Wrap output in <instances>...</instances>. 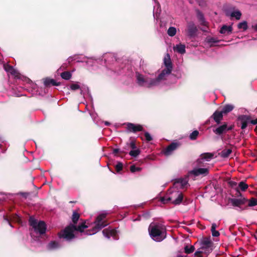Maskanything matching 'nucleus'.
<instances>
[{
  "instance_id": "1",
  "label": "nucleus",
  "mask_w": 257,
  "mask_h": 257,
  "mask_svg": "<svg viewBox=\"0 0 257 257\" xmlns=\"http://www.w3.org/2000/svg\"><path fill=\"white\" fill-rule=\"evenodd\" d=\"M82 222L78 225L70 224L67 226L63 230H62L58 233V235L59 238H64L67 241H70L75 238L74 233L75 231H79L81 233L83 232L85 229L88 226L86 224V221L81 220Z\"/></svg>"
},
{
  "instance_id": "2",
  "label": "nucleus",
  "mask_w": 257,
  "mask_h": 257,
  "mask_svg": "<svg viewBox=\"0 0 257 257\" xmlns=\"http://www.w3.org/2000/svg\"><path fill=\"white\" fill-rule=\"evenodd\" d=\"M149 231L152 238L157 242L162 241L167 236L166 227L160 223H151L149 227Z\"/></svg>"
},
{
  "instance_id": "3",
  "label": "nucleus",
  "mask_w": 257,
  "mask_h": 257,
  "mask_svg": "<svg viewBox=\"0 0 257 257\" xmlns=\"http://www.w3.org/2000/svg\"><path fill=\"white\" fill-rule=\"evenodd\" d=\"M105 218V214L102 213L99 214L96 217L95 221H94L95 225L92 229L87 230L86 231V234L87 235L94 234L100 229L107 226L108 225V223L104 220Z\"/></svg>"
},
{
  "instance_id": "4",
  "label": "nucleus",
  "mask_w": 257,
  "mask_h": 257,
  "mask_svg": "<svg viewBox=\"0 0 257 257\" xmlns=\"http://www.w3.org/2000/svg\"><path fill=\"white\" fill-rule=\"evenodd\" d=\"M29 222L30 225L34 229L35 231L39 232L40 234H43L45 233L46 225L44 221H40L38 223L36 219L33 216H30Z\"/></svg>"
},
{
  "instance_id": "5",
  "label": "nucleus",
  "mask_w": 257,
  "mask_h": 257,
  "mask_svg": "<svg viewBox=\"0 0 257 257\" xmlns=\"http://www.w3.org/2000/svg\"><path fill=\"white\" fill-rule=\"evenodd\" d=\"M126 130L128 133H136L139 132L144 131L143 126L139 124H135L131 122H127L126 124Z\"/></svg>"
},
{
  "instance_id": "6",
  "label": "nucleus",
  "mask_w": 257,
  "mask_h": 257,
  "mask_svg": "<svg viewBox=\"0 0 257 257\" xmlns=\"http://www.w3.org/2000/svg\"><path fill=\"white\" fill-rule=\"evenodd\" d=\"M248 200L246 198L243 197L239 199L237 198H229V201L231 203L232 205L234 207H237L241 209V210H243L241 208V205L244 204L247 202Z\"/></svg>"
},
{
  "instance_id": "7",
  "label": "nucleus",
  "mask_w": 257,
  "mask_h": 257,
  "mask_svg": "<svg viewBox=\"0 0 257 257\" xmlns=\"http://www.w3.org/2000/svg\"><path fill=\"white\" fill-rule=\"evenodd\" d=\"M209 174V169L208 168H197L194 169L188 172L189 175H193L195 177L202 175L206 176Z\"/></svg>"
},
{
  "instance_id": "8",
  "label": "nucleus",
  "mask_w": 257,
  "mask_h": 257,
  "mask_svg": "<svg viewBox=\"0 0 257 257\" xmlns=\"http://www.w3.org/2000/svg\"><path fill=\"white\" fill-rule=\"evenodd\" d=\"M180 146V144L177 142H173L168 146L163 151V153L165 156L171 155L173 152L176 150Z\"/></svg>"
},
{
  "instance_id": "9",
  "label": "nucleus",
  "mask_w": 257,
  "mask_h": 257,
  "mask_svg": "<svg viewBox=\"0 0 257 257\" xmlns=\"http://www.w3.org/2000/svg\"><path fill=\"white\" fill-rule=\"evenodd\" d=\"M237 120L240 123V127L242 130L245 129L248 122H250V116L246 115H240L237 118Z\"/></svg>"
},
{
  "instance_id": "10",
  "label": "nucleus",
  "mask_w": 257,
  "mask_h": 257,
  "mask_svg": "<svg viewBox=\"0 0 257 257\" xmlns=\"http://www.w3.org/2000/svg\"><path fill=\"white\" fill-rule=\"evenodd\" d=\"M200 249L207 247H213L214 243L210 239V237H204L202 238L200 240Z\"/></svg>"
},
{
  "instance_id": "11",
  "label": "nucleus",
  "mask_w": 257,
  "mask_h": 257,
  "mask_svg": "<svg viewBox=\"0 0 257 257\" xmlns=\"http://www.w3.org/2000/svg\"><path fill=\"white\" fill-rule=\"evenodd\" d=\"M227 123L224 122L222 125H219L213 130L214 134L218 136H221L227 133Z\"/></svg>"
},
{
  "instance_id": "12",
  "label": "nucleus",
  "mask_w": 257,
  "mask_h": 257,
  "mask_svg": "<svg viewBox=\"0 0 257 257\" xmlns=\"http://www.w3.org/2000/svg\"><path fill=\"white\" fill-rule=\"evenodd\" d=\"M223 113L222 112L221 110L219 111L217 110L211 116V118L213 119L217 124H219L221 122V121L223 119Z\"/></svg>"
},
{
  "instance_id": "13",
  "label": "nucleus",
  "mask_w": 257,
  "mask_h": 257,
  "mask_svg": "<svg viewBox=\"0 0 257 257\" xmlns=\"http://www.w3.org/2000/svg\"><path fill=\"white\" fill-rule=\"evenodd\" d=\"M164 63L168 72H171L173 69L172 63L169 54H167L164 58Z\"/></svg>"
},
{
  "instance_id": "14",
  "label": "nucleus",
  "mask_w": 257,
  "mask_h": 257,
  "mask_svg": "<svg viewBox=\"0 0 257 257\" xmlns=\"http://www.w3.org/2000/svg\"><path fill=\"white\" fill-rule=\"evenodd\" d=\"M5 70L8 73H10L12 75L15 77H17L19 74L18 71L15 69L12 66L9 64H5L4 65Z\"/></svg>"
},
{
  "instance_id": "15",
  "label": "nucleus",
  "mask_w": 257,
  "mask_h": 257,
  "mask_svg": "<svg viewBox=\"0 0 257 257\" xmlns=\"http://www.w3.org/2000/svg\"><path fill=\"white\" fill-rule=\"evenodd\" d=\"M60 84V82H57L54 79L50 78L47 77L44 79V84L46 87L59 86Z\"/></svg>"
},
{
  "instance_id": "16",
  "label": "nucleus",
  "mask_w": 257,
  "mask_h": 257,
  "mask_svg": "<svg viewBox=\"0 0 257 257\" xmlns=\"http://www.w3.org/2000/svg\"><path fill=\"white\" fill-rule=\"evenodd\" d=\"M197 31L196 27L194 24H190L188 27V36L190 37H194Z\"/></svg>"
},
{
  "instance_id": "17",
  "label": "nucleus",
  "mask_w": 257,
  "mask_h": 257,
  "mask_svg": "<svg viewBox=\"0 0 257 257\" xmlns=\"http://www.w3.org/2000/svg\"><path fill=\"white\" fill-rule=\"evenodd\" d=\"M232 30L233 29L231 26H226L224 25L222 26L219 31V32L221 34L225 35H229L232 33Z\"/></svg>"
},
{
  "instance_id": "18",
  "label": "nucleus",
  "mask_w": 257,
  "mask_h": 257,
  "mask_svg": "<svg viewBox=\"0 0 257 257\" xmlns=\"http://www.w3.org/2000/svg\"><path fill=\"white\" fill-rule=\"evenodd\" d=\"M176 196H177V198L174 200L172 201L171 203L175 205H179L183 201L184 197L183 194L182 192L178 191L176 193Z\"/></svg>"
},
{
  "instance_id": "19",
  "label": "nucleus",
  "mask_w": 257,
  "mask_h": 257,
  "mask_svg": "<svg viewBox=\"0 0 257 257\" xmlns=\"http://www.w3.org/2000/svg\"><path fill=\"white\" fill-rule=\"evenodd\" d=\"M102 233L105 236L108 238H109L110 236L115 237L117 234V231L115 229H112L111 230L104 229L102 231Z\"/></svg>"
},
{
  "instance_id": "20",
  "label": "nucleus",
  "mask_w": 257,
  "mask_h": 257,
  "mask_svg": "<svg viewBox=\"0 0 257 257\" xmlns=\"http://www.w3.org/2000/svg\"><path fill=\"white\" fill-rule=\"evenodd\" d=\"M136 77L137 83L139 86H143L144 85L145 83L148 82L147 80L145 79L143 75L140 73H137Z\"/></svg>"
},
{
  "instance_id": "21",
  "label": "nucleus",
  "mask_w": 257,
  "mask_h": 257,
  "mask_svg": "<svg viewBox=\"0 0 257 257\" xmlns=\"http://www.w3.org/2000/svg\"><path fill=\"white\" fill-rule=\"evenodd\" d=\"M234 108L232 104H227L225 105L222 108L221 111L223 114H226L231 111Z\"/></svg>"
},
{
  "instance_id": "22",
  "label": "nucleus",
  "mask_w": 257,
  "mask_h": 257,
  "mask_svg": "<svg viewBox=\"0 0 257 257\" xmlns=\"http://www.w3.org/2000/svg\"><path fill=\"white\" fill-rule=\"evenodd\" d=\"M188 180L187 178H180L178 179L177 181H175V184H180V188L182 189L186 187V186L188 184Z\"/></svg>"
},
{
  "instance_id": "23",
  "label": "nucleus",
  "mask_w": 257,
  "mask_h": 257,
  "mask_svg": "<svg viewBox=\"0 0 257 257\" xmlns=\"http://www.w3.org/2000/svg\"><path fill=\"white\" fill-rule=\"evenodd\" d=\"M60 247L59 243L56 241H51L47 245V248L49 250H52L58 248Z\"/></svg>"
},
{
  "instance_id": "24",
  "label": "nucleus",
  "mask_w": 257,
  "mask_h": 257,
  "mask_svg": "<svg viewBox=\"0 0 257 257\" xmlns=\"http://www.w3.org/2000/svg\"><path fill=\"white\" fill-rule=\"evenodd\" d=\"M231 149H223L219 155L220 157L225 158L229 157V155L232 153Z\"/></svg>"
},
{
  "instance_id": "25",
  "label": "nucleus",
  "mask_w": 257,
  "mask_h": 257,
  "mask_svg": "<svg viewBox=\"0 0 257 257\" xmlns=\"http://www.w3.org/2000/svg\"><path fill=\"white\" fill-rule=\"evenodd\" d=\"M80 218V214L76 211H73L71 219L72 224L76 225L79 219Z\"/></svg>"
},
{
  "instance_id": "26",
  "label": "nucleus",
  "mask_w": 257,
  "mask_h": 257,
  "mask_svg": "<svg viewBox=\"0 0 257 257\" xmlns=\"http://www.w3.org/2000/svg\"><path fill=\"white\" fill-rule=\"evenodd\" d=\"M174 50L180 54H184L186 52L185 46L182 44L177 45L174 48Z\"/></svg>"
},
{
  "instance_id": "27",
  "label": "nucleus",
  "mask_w": 257,
  "mask_h": 257,
  "mask_svg": "<svg viewBox=\"0 0 257 257\" xmlns=\"http://www.w3.org/2000/svg\"><path fill=\"white\" fill-rule=\"evenodd\" d=\"M60 76L62 79L68 80L71 78L72 74L70 71H66L62 72L60 74Z\"/></svg>"
},
{
  "instance_id": "28",
  "label": "nucleus",
  "mask_w": 257,
  "mask_h": 257,
  "mask_svg": "<svg viewBox=\"0 0 257 257\" xmlns=\"http://www.w3.org/2000/svg\"><path fill=\"white\" fill-rule=\"evenodd\" d=\"M171 72H168L167 70L164 69L162 71L161 73L157 77L158 79L160 82L162 80H163L165 79V76L166 75L170 74Z\"/></svg>"
},
{
  "instance_id": "29",
  "label": "nucleus",
  "mask_w": 257,
  "mask_h": 257,
  "mask_svg": "<svg viewBox=\"0 0 257 257\" xmlns=\"http://www.w3.org/2000/svg\"><path fill=\"white\" fill-rule=\"evenodd\" d=\"M213 157V154L210 153H205L201 155V159L209 161Z\"/></svg>"
},
{
  "instance_id": "30",
  "label": "nucleus",
  "mask_w": 257,
  "mask_h": 257,
  "mask_svg": "<svg viewBox=\"0 0 257 257\" xmlns=\"http://www.w3.org/2000/svg\"><path fill=\"white\" fill-rule=\"evenodd\" d=\"M237 28L239 29H243V31H244L247 29V23L246 21H244L241 23H239L237 25Z\"/></svg>"
},
{
  "instance_id": "31",
  "label": "nucleus",
  "mask_w": 257,
  "mask_h": 257,
  "mask_svg": "<svg viewBox=\"0 0 257 257\" xmlns=\"http://www.w3.org/2000/svg\"><path fill=\"white\" fill-rule=\"evenodd\" d=\"M4 219L7 221L8 222V223L10 224V220H12V218H8L7 216H4ZM13 220L16 222H19L20 220V217L19 216H18L17 214H15L14 216H13Z\"/></svg>"
},
{
  "instance_id": "32",
  "label": "nucleus",
  "mask_w": 257,
  "mask_h": 257,
  "mask_svg": "<svg viewBox=\"0 0 257 257\" xmlns=\"http://www.w3.org/2000/svg\"><path fill=\"white\" fill-rule=\"evenodd\" d=\"M141 153V151L139 149L137 148L134 150H131L129 152V155L133 157H137Z\"/></svg>"
},
{
  "instance_id": "33",
  "label": "nucleus",
  "mask_w": 257,
  "mask_h": 257,
  "mask_svg": "<svg viewBox=\"0 0 257 257\" xmlns=\"http://www.w3.org/2000/svg\"><path fill=\"white\" fill-rule=\"evenodd\" d=\"M172 200V197L169 196L161 197L159 201L163 204H167Z\"/></svg>"
},
{
  "instance_id": "34",
  "label": "nucleus",
  "mask_w": 257,
  "mask_h": 257,
  "mask_svg": "<svg viewBox=\"0 0 257 257\" xmlns=\"http://www.w3.org/2000/svg\"><path fill=\"white\" fill-rule=\"evenodd\" d=\"M231 17H234L237 20H239L241 16V13L239 11L232 12L230 14Z\"/></svg>"
},
{
  "instance_id": "35",
  "label": "nucleus",
  "mask_w": 257,
  "mask_h": 257,
  "mask_svg": "<svg viewBox=\"0 0 257 257\" xmlns=\"http://www.w3.org/2000/svg\"><path fill=\"white\" fill-rule=\"evenodd\" d=\"M248 185L244 181H241L238 184V189L239 188L242 191H245L248 188Z\"/></svg>"
},
{
  "instance_id": "36",
  "label": "nucleus",
  "mask_w": 257,
  "mask_h": 257,
  "mask_svg": "<svg viewBox=\"0 0 257 257\" xmlns=\"http://www.w3.org/2000/svg\"><path fill=\"white\" fill-rule=\"evenodd\" d=\"M195 250V247L193 245H191L189 246L188 245H186L184 247V251L187 254H190L193 252Z\"/></svg>"
},
{
  "instance_id": "37",
  "label": "nucleus",
  "mask_w": 257,
  "mask_h": 257,
  "mask_svg": "<svg viewBox=\"0 0 257 257\" xmlns=\"http://www.w3.org/2000/svg\"><path fill=\"white\" fill-rule=\"evenodd\" d=\"M167 34L171 37L174 36L176 34V29L173 27H170L167 31Z\"/></svg>"
},
{
  "instance_id": "38",
  "label": "nucleus",
  "mask_w": 257,
  "mask_h": 257,
  "mask_svg": "<svg viewBox=\"0 0 257 257\" xmlns=\"http://www.w3.org/2000/svg\"><path fill=\"white\" fill-rule=\"evenodd\" d=\"M200 249L202 250L203 254H204L206 256H208L209 254V253L212 251L213 249V247L201 248Z\"/></svg>"
},
{
  "instance_id": "39",
  "label": "nucleus",
  "mask_w": 257,
  "mask_h": 257,
  "mask_svg": "<svg viewBox=\"0 0 257 257\" xmlns=\"http://www.w3.org/2000/svg\"><path fill=\"white\" fill-rule=\"evenodd\" d=\"M118 153H119V156H121V154L124 155L126 154V151H124L123 150H120L118 148H115L113 150V154L115 156H117Z\"/></svg>"
},
{
  "instance_id": "40",
  "label": "nucleus",
  "mask_w": 257,
  "mask_h": 257,
  "mask_svg": "<svg viewBox=\"0 0 257 257\" xmlns=\"http://www.w3.org/2000/svg\"><path fill=\"white\" fill-rule=\"evenodd\" d=\"M199 132L197 130L194 131L192 133L190 134L189 135V139L191 140H195L197 138L199 135Z\"/></svg>"
},
{
  "instance_id": "41",
  "label": "nucleus",
  "mask_w": 257,
  "mask_h": 257,
  "mask_svg": "<svg viewBox=\"0 0 257 257\" xmlns=\"http://www.w3.org/2000/svg\"><path fill=\"white\" fill-rule=\"evenodd\" d=\"M126 145L128 148H130L132 150L137 149L136 141L135 140H132L130 143H127Z\"/></svg>"
},
{
  "instance_id": "42",
  "label": "nucleus",
  "mask_w": 257,
  "mask_h": 257,
  "mask_svg": "<svg viewBox=\"0 0 257 257\" xmlns=\"http://www.w3.org/2000/svg\"><path fill=\"white\" fill-rule=\"evenodd\" d=\"M160 83L159 80L157 78L155 79H151L150 81L149 82V85L148 87H151L152 86H155L159 84Z\"/></svg>"
},
{
  "instance_id": "43",
  "label": "nucleus",
  "mask_w": 257,
  "mask_h": 257,
  "mask_svg": "<svg viewBox=\"0 0 257 257\" xmlns=\"http://www.w3.org/2000/svg\"><path fill=\"white\" fill-rule=\"evenodd\" d=\"M247 201H248V206L249 207L254 206L257 205V199L255 198L252 197Z\"/></svg>"
},
{
  "instance_id": "44",
  "label": "nucleus",
  "mask_w": 257,
  "mask_h": 257,
  "mask_svg": "<svg viewBox=\"0 0 257 257\" xmlns=\"http://www.w3.org/2000/svg\"><path fill=\"white\" fill-rule=\"evenodd\" d=\"M122 168L123 164L121 162H118L117 164L115 166V170L117 173H119L121 170H122Z\"/></svg>"
},
{
  "instance_id": "45",
  "label": "nucleus",
  "mask_w": 257,
  "mask_h": 257,
  "mask_svg": "<svg viewBox=\"0 0 257 257\" xmlns=\"http://www.w3.org/2000/svg\"><path fill=\"white\" fill-rule=\"evenodd\" d=\"M141 170V168L140 167H137L135 165H132L130 167V171L132 173H135L136 172H139Z\"/></svg>"
},
{
  "instance_id": "46",
  "label": "nucleus",
  "mask_w": 257,
  "mask_h": 257,
  "mask_svg": "<svg viewBox=\"0 0 257 257\" xmlns=\"http://www.w3.org/2000/svg\"><path fill=\"white\" fill-rule=\"evenodd\" d=\"M196 14L198 21L204 18L203 14L199 10H196Z\"/></svg>"
},
{
  "instance_id": "47",
  "label": "nucleus",
  "mask_w": 257,
  "mask_h": 257,
  "mask_svg": "<svg viewBox=\"0 0 257 257\" xmlns=\"http://www.w3.org/2000/svg\"><path fill=\"white\" fill-rule=\"evenodd\" d=\"M144 135L147 142L151 141L153 140L152 137L148 132H146Z\"/></svg>"
},
{
  "instance_id": "48",
  "label": "nucleus",
  "mask_w": 257,
  "mask_h": 257,
  "mask_svg": "<svg viewBox=\"0 0 257 257\" xmlns=\"http://www.w3.org/2000/svg\"><path fill=\"white\" fill-rule=\"evenodd\" d=\"M70 88L72 90H76L77 89H80V87L77 84H72L70 85Z\"/></svg>"
},
{
  "instance_id": "49",
  "label": "nucleus",
  "mask_w": 257,
  "mask_h": 257,
  "mask_svg": "<svg viewBox=\"0 0 257 257\" xmlns=\"http://www.w3.org/2000/svg\"><path fill=\"white\" fill-rule=\"evenodd\" d=\"M199 22L200 25L203 26H206L208 25V23L205 21V18L199 20Z\"/></svg>"
},
{
  "instance_id": "50",
  "label": "nucleus",
  "mask_w": 257,
  "mask_h": 257,
  "mask_svg": "<svg viewBox=\"0 0 257 257\" xmlns=\"http://www.w3.org/2000/svg\"><path fill=\"white\" fill-rule=\"evenodd\" d=\"M202 254H203L202 250L199 249L195 252L194 255L197 257H203Z\"/></svg>"
},
{
  "instance_id": "51",
  "label": "nucleus",
  "mask_w": 257,
  "mask_h": 257,
  "mask_svg": "<svg viewBox=\"0 0 257 257\" xmlns=\"http://www.w3.org/2000/svg\"><path fill=\"white\" fill-rule=\"evenodd\" d=\"M228 184L231 187H234L237 185V183L233 181H230L228 182Z\"/></svg>"
},
{
  "instance_id": "52",
  "label": "nucleus",
  "mask_w": 257,
  "mask_h": 257,
  "mask_svg": "<svg viewBox=\"0 0 257 257\" xmlns=\"http://www.w3.org/2000/svg\"><path fill=\"white\" fill-rule=\"evenodd\" d=\"M207 42L209 43H217L218 41L215 40L214 38H209L208 39Z\"/></svg>"
},
{
  "instance_id": "53",
  "label": "nucleus",
  "mask_w": 257,
  "mask_h": 257,
  "mask_svg": "<svg viewBox=\"0 0 257 257\" xmlns=\"http://www.w3.org/2000/svg\"><path fill=\"white\" fill-rule=\"evenodd\" d=\"M212 235L213 236L217 237L219 236L220 233L218 231L215 230V231L212 233Z\"/></svg>"
},
{
  "instance_id": "54",
  "label": "nucleus",
  "mask_w": 257,
  "mask_h": 257,
  "mask_svg": "<svg viewBox=\"0 0 257 257\" xmlns=\"http://www.w3.org/2000/svg\"><path fill=\"white\" fill-rule=\"evenodd\" d=\"M201 31L204 32H207L208 31V26H203V28L200 29Z\"/></svg>"
},
{
  "instance_id": "55",
  "label": "nucleus",
  "mask_w": 257,
  "mask_h": 257,
  "mask_svg": "<svg viewBox=\"0 0 257 257\" xmlns=\"http://www.w3.org/2000/svg\"><path fill=\"white\" fill-rule=\"evenodd\" d=\"M236 195L237 196H238H238H242V194L240 192L238 188H237L236 189Z\"/></svg>"
},
{
  "instance_id": "56",
  "label": "nucleus",
  "mask_w": 257,
  "mask_h": 257,
  "mask_svg": "<svg viewBox=\"0 0 257 257\" xmlns=\"http://www.w3.org/2000/svg\"><path fill=\"white\" fill-rule=\"evenodd\" d=\"M217 227V225L216 224V223H213L211 225V227L212 228H216Z\"/></svg>"
},
{
  "instance_id": "57",
  "label": "nucleus",
  "mask_w": 257,
  "mask_h": 257,
  "mask_svg": "<svg viewBox=\"0 0 257 257\" xmlns=\"http://www.w3.org/2000/svg\"><path fill=\"white\" fill-rule=\"evenodd\" d=\"M234 226H235V225L233 224V225H231L229 227V229L230 231H231L233 228H234Z\"/></svg>"
},
{
  "instance_id": "58",
  "label": "nucleus",
  "mask_w": 257,
  "mask_h": 257,
  "mask_svg": "<svg viewBox=\"0 0 257 257\" xmlns=\"http://www.w3.org/2000/svg\"><path fill=\"white\" fill-rule=\"evenodd\" d=\"M233 128V125H231V126H227V132L228 131H230V130H231Z\"/></svg>"
},
{
  "instance_id": "59",
  "label": "nucleus",
  "mask_w": 257,
  "mask_h": 257,
  "mask_svg": "<svg viewBox=\"0 0 257 257\" xmlns=\"http://www.w3.org/2000/svg\"><path fill=\"white\" fill-rule=\"evenodd\" d=\"M252 27L255 32H257V24L254 26H252Z\"/></svg>"
},
{
  "instance_id": "60",
  "label": "nucleus",
  "mask_w": 257,
  "mask_h": 257,
  "mask_svg": "<svg viewBox=\"0 0 257 257\" xmlns=\"http://www.w3.org/2000/svg\"><path fill=\"white\" fill-rule=\"evenodd\" d=\"M130 148H128L127 147V145H126L123 148V149L122 150H123L124 151H126V150H128Z\"/></svg>"
},
{
  "instance_id": "61",
  "label": "nucleus",
  "mask_w": 257,
  "mask_h": 257,
  "mask_svg": "<svg viewBox=\"0 0 257 257\" xmlns=\"http://www.w3.org/2000/svg\"><path fill=\"white\" fill-rule=\"evenodd\" d=\"M175 257H187V255H183L178 254Z\"/></svg>"
},
{
  "instance_id": "62",
  "label": "nucleus",
  "mask_w": 257,
  "mask_h": 257,
  "mask_svg": "<svg viewBox=\"0 0 257 257\" xmlns=\"http://www.w3.org/2000/svg\"><path fill=\"white\" fill-rule=\"evenodd\" d=\"M215 230H216V228H211V233H212L213 232L215 231Z\"/></svg>"
},
{
  "instance_id": "63",
  "label": "nucleus",
  "mask_w": 257,
  "mask_h": 257,
  "mask_svg": "<svg viewBox=\"0 0 257 257\" xmlns=\"http://www.w3.org/2000/svg\"><path fill=\"white\" fill-rule=\"evenodd\" d=\"M254 237L257 239V229L255 231V234L254 235Z\"/></svg>"
},
{
  "instance_id": "64",
  "label": "nucleus",
  "mask_w": 257,
  "mask_h": 257,
  "mask_svg": "<svg viewBox=\"0 0 257 257\" xmlns=\"http://www.w3.org/2000/svg\"><path fill=\"white\" fill-rule=\"evenodd\" d=\"M254 131L257 134V125L255 126V128H254Z\"/></svg>"
}]
</instances>
